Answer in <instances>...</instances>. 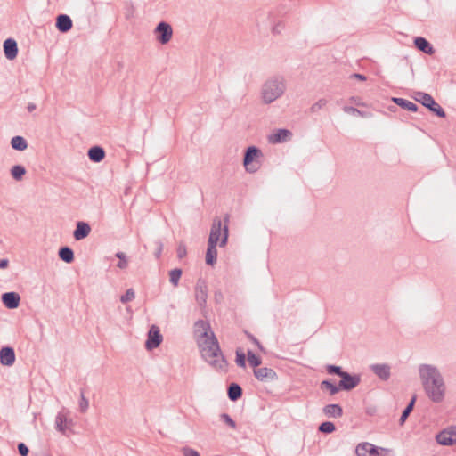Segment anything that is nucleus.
Listing matches in <instances>:
<instances>
[{"label":"nucleus","mask_w":456,"mask_h":456,"mask_svg":"<svg viewBox=\"0 0 456 456\" xmlns=\"http://www.w3.org/2000/svg\"><path fill=\"white\" fill-rule=\"evenodd\" d=\"M89 407V402L84 395V394H81L80 401H79V409L81 412H86Z\"/></svg>","instance_id":"nucleus-42"},{"label":"nucleus","mask_w":456,"mask_h":456,"mask_svg":"<svg viewBox=\"0 0 456 456\" xmlns=\"http://www.w3.org/2000/svg\"><path fill=\"white\" fill-rule=\"evenodd\" d=\"M228 239V226L224 224L222 227V221L219 218H216L213 221L209 238L208 244H216V246L219 244L220 247H224Z\"/></svg>","instance_id":"nucleus-5"},{"label":"nucleus","mask_w":456,"mask_h":456,"mask_svg":"<svg viewBox=\"0 0 456 456\" xmlns=\"http://www.w3.org/2000/svg\"><path fill=\"white\" fill-rule=\"evenodd\" d=\"M11 146L16 151H25L28 148V142L22 136H14L11 140Z\"/></svg>","instance_id":"nucleus-27"},{"label":"nucleus","mask_w":456,"mask_h":456,"mask_svg":"<svg viewBox=\"0 0 456 456\" xmlns=\"http://www.w3.org/2000/svg\"><path fill=\"white\" fill-rule=\"evenodd\" d=\"M195 299L202 308L205 306L208 299V286L203 280H199L195 286Z\"/></svg>","instance_id":"nucleus-12"},{"label":"nucleus","mask_w":456,"mask_h":456,"mask_svg":"<svg viewBox=\"0 0 456 456\" xmlns=\"http://www.w3.org/2000/svg\"><path fill=\"white\" fill-rule=\"evenodd\" d=\"M59 256L66 263H71L74 260V253L72 249L68 247L61 248L59 250Z\"/></svg>","instance_id":"nucleus-29"},{"label":"nucleus","mask_w":456,"mask_h":456,"mask_svg":"<svg viewBox=\"0 0 456 456\" xmlns=\"http://www.w3.org/2000/svg\"><path fill=\"white\" fill-rule=\"evenodd\" d=\"M248 361L254 367L259 366L261 364V359L252 351H248Z\"/></svg>","instance_id":"nucleus-37"},{"label":"nucleus","mask_w":456,"mask_h":456,"mask_svg":"<svg viewBox=\"0 0 456 456\" xmlns=\"http://www.w3.org/2000/svg\"><path fill=\"white\" fill-rule=\"evenodd\" d=\"M343 110H344V112L349 114V115L361 116V117L363 116V114L361 110H359L358 109L354 108V107L345 106L343 108Z\"/></svg>","instance_id":"nucleus-40"},{"label":"nucleus","mask_w":456,"mask_h":456,"mask_svg":"<svg viewBox=\"0 0 456 456\" xmlns=\"http://www.w3.org/2000/svg\"><path fill=\"white\" fill-rule=\"evenodd\" d=\"M327 370L330 374H337L340 377L346 373V371H343L340 367L335 365H329L327 367Z\"/></svg>","instance_id":"nucleus-41"},{"label":"nucleus","mask_w":456,"mask_h":456,"mask_svg":"<svg viewBox=\"0 0 456 456\" xmlns=\"http://www.w3.org/2000/svg\"><path fill=\"white\" fill-rule=\"evenodd\" d=\"M15 362V353L12 347H4L0 350V362L5 366H12Z\"/></svg>","instance_id":"nucleus-19"},{"label":"nucleus","mask_w":456,"mask_h":456,"mask_svg":"<svg viewBox=\"0 0 456 456\" xmlns=\"http://www.w3.org/2000/svg\"><path fill=\"white\" fill-rule=\"evenodd\" d=\"M197 342L201 357L216 371L226 373L228 362L224 356L217 338L208 323L200 321L196 323Z\"/></svg>","instance_id":"nucleus-1"},{"label":"nucleus","mask_w":456,"mask_h":456,"mask_svg":"<svg viewBox=\"0 0 456 456\" xmlns=\"http://www.w3.org/2000/svg\"><path fill=\"white\" fill-rule=\"evenodd\" d=\"M216 257H217L216 245L208 243V249H207V253H206V263L209 265H213L216 261Z\"/></svg>","instance_id":"nucleus-26"},{"label":"nucleus","mask_w":456,"mask_h":456,"mask_svg":"<svg viewBox=\"0 0 456 456\" xmlns=\"http://www.w3.org/2000/svg\"><path fill=\"white\" fill-rule=\"evenodd\" d=\"M56 28L61 32H68L72 28V20L69 16L66 14H61L57 17Z\"/></svg>","instance_id":"nucleus-21"},{"label":"nucleus","mask_w":456,"mask_h":456,"mask_svg":"<svg viewBox=\"0 0 456 456\" xmlns=\"http://www.w3.org/2000/svg\"><path fill=\"white\" fill-rule=\"evenodd\" d=\"M4 52L5 57L12 61L18 55V45L14 39L8 38L4 42Z\"/></svg>","instance_id":"nucleus-17"},{"label":"nucleus","mask_w":456,"mask_h":456,"mask_svg":"<svg viewBox=\"0 0 456 456\" xmlns=\"http://www.w3.org/2000/svg\"><path fill=\"white\" fill-rule=\"evenodd\" d=\"M26 174V169L21 165H15L11 168V175L14 180L20 181Z\"/></svg>","instance_id":"nucleus-30"},{"label":"nucleus","mask_w":456,"mask_h":456,"mask_svg":"<svg viewBox=\"0 0 456 456\" xmlns=\"http://www.w3.org/2000/svg\"><path fill=\"white\" fill-rule=\"evenodd\" d=\"M415 401H416V397L413 396V398L411 400L410 403L407 405V407L403 411V413L401 415V418L399 419V423H400L401 426H403L404 424V422L407 419L408 416L411 412V411L413 409V406H414V403H415Z\"/></svg>","instance_id":"nucleus-31"},{"label":"nucleus","mask_w":456,"mask_h":456,"mask_svg":"<svg viewBox=\"0 0 456 456\" xmlns=\"http://www.w3.org/2000/svg\"><path fill=\"white\" fill-rule=\"evenodd\" d=\"M321 387L329 389L330 395H335L340 390L339 386L337 387L329 380H323L321 384Z\"/></svg>","instance_id":"nucleus-35"},{"label":"nucleus","mask_w":456,"mask_h":456,"mask_svg":"<svg viewBox=\"0 0 456 456\" xmlns=\"http://www.w3.org/2000/svg\"><path fill=\"white\" fill-rule=\"evenodd\" d=\"M90 231L91 228L87 223L77 222L73 236L76 240H81L89 235Z\"/></svg>","instance_id":"nucleus-20"},{"label":"nucleus","mask_w":456,"mask_h":456,"mask_svg":"<svg viewBox=\"0 0 456 456\" xmlns=\"http://www.w3.org/2000/svg\"><path fill=\"white\" fill-rule=\"evenodd\" d=\"M135 298V292L133 289H128L124 295L120 297V301L123 304L133 301Z\"/></svg>","instance_id":"nucleus-33"},{"label":"nucleus","mask_w":456,"mask_h":456,"mask_svg":"<svg viewBox=\"0 0 456 456\" xmlns=\"http://www.w3.org/2000/svg\"><path fill=\"white\" fill-rule=\"evenodd\" d=\"M292 133L287 129H278L268 136L270 143H281L290 140Z\"/></svg>","instance_id":"nucleus-13"},{"label":"nucleus","mask_w":456,"mask_h":456,"mask_svg":"<svg viewBox=\"0 0 456 456\" xmlns=\"http://www.w3.org/2000/svg\"><path fill=\"white\" fill-rule=\"evenodd\" d=\"M242 394L241 387L237 384H232L230 385L228 388V396L232 401L238 400Z\"/></svg>","instance_id":"nucleus-28"},{"label":"nucleus","mask_w":456,"mask_h":456,"mask_svg":"<svg viewBox=\"0 0 456 456\" xmlns=\"http://www.w3.org/2000/svg\"><path fill=\"white\" fill-rule=\"evenodd\" d=\"M18 450L21 456H27L29 452L28 446L23 443L19 444Z\"/></svg>","instance_id":"nucleus-46"},{"label":"nucleus","mask_w":456,"mask_h":456,"mask_svg":"<svg viewBox=\"0 0 456 456\" xmlns=\"http://www.w3.org/2000/svg\"><path fill=\"white\" fill-rule=\"evenodd\" d=\"M154 34L158 42L166 45L172 39L173 29L168 23L162 21L155 28Z\"/></svg>","instance_id":"nucleus-8"},{"label":"nucleus","mask_w":456,"mask_h":456,"mask_svg":"<svg viewBox=\"0 0 456 456\" xmlns=\"http://www.w3.org/2000/svg\"><path fill=\"white\" fill-rule=\"evenodd\" d=\"M162 250H163V244H162V242L158 241L157 242V248H156V251H155V256L157 258L160 257Z\"/></svg>","instance_id":"nucleus-47"},{"label":"nucleus","mask_w":456,"mask_h":456,"mask_svg":"<svg viewBox=\"0 0 456 456\" xmlns=\"http://www.w3.org/2000/svg\"><path fill=\"white\" fill-rule=\"evenodd\" d=\"M116 256L119 259V262L118 263L117 266L119 269H126L128 266V260L126 258V256L123 252H118L116 254Z\"/></svg>","instance_id":"nucleus-34"},{"label":"nucleus","mask_w":456,"mask_h":456,"mask_svg":"<svg viewBox=\"0 0 456 456\" xmlns=\"http://www.w3.org/2000/svg\"><path fill=\"white\" fill-rule=\"evenodd\" d=\"M88 157L94 162H101L105 157V151L100 146H94L89 149Z\"/></svg>","instance_id":"nucleus-22"},{"label":"nucleus","mask_w":456,"mask_h":456,"mask_svg":"<svg viewBox=\"0 0 456 456\" xmlns=\"http://www.w3.org/2000/svg\"><path fill=\"white\" fill-rule=\"evenodd\" d=\"M414 99L420 102L423 106L428 108L429 110L434 112L436 115H437L440 118L445 117V112L442 109V107L434 100V98L427 93L423 92H416L414 94Z\"/></svg>","instance_id":"nucleus-7"},{"label":"nucleus","mask_w":456,"mask_h":456,"mask_svg":"<svg viewBox=\"0 0 456 456\" xmlns=\"http://www.w3.org/2000/svg\"><path fill=\"white\" fill-rule=\"evenodd\" d=\"M182 276V270L175 268L170 271L169 273V281L170 282L176 287L179 283V280Z\"/></svg>","instance_id":"nucleus-32"},{"label":"nucleus","mask_w":456,"mask_h":456,"mask_svg":"<svg viewBox=\"0 0 456 456\" xmlns=\"http://www.w3.org/2000/svg\"><path fill=\"white\" fill-rule=\"evenodd\" d=\"M327 100L320 99L311 107L312 112H317L327 105Z\"/></svg>","instance_id":"nucleus-39"},{"label":"nucleus","mask_w":456,"mask_h":456,"mask_svg":"<svg viewBox=\"0 0 456 456\" xmlns=\"http://www.w3.org/2000/svg\"><path fill=\"white\" fill-rule=\"evenodd\" d=\"M339 382V388L343 390H351L354 388L360 382V379L356 376H351L346 372Z\"/></svg>","instance_id":"nucleus-18"},{"label":"nucleus","mask_w":456,"mask_h":456,"mask_svg":"<svg viewBox=\"0 0 456 456\" xmlns=\"http://www.w3.org/2000/svg\"><path fill=\"white\" fill-rule=\"evenodd\" d=\"M355 452L357 456H393L391 449L377 447L370 443L359 444Z\"/></svg>","instance_id":"nucleus-6"},{"label":"nucleus","mask_w":456,"mask_h":456,"mask_svg":"<svg viewBox=\"0 0 456 456\" xmlns=\"http://www.w3.org/2000/svg\"><path fill=\"white\" fill-rule=\"evenodd\" d=\"M436 441L442 445H452L456 443V426H452L441 431L436 436Z\"/></svg>","instance_id":"nucleus-11"},{"label":"nucleus","mask_w":456,"mask_h":456,"mask_svg":"<svg viewBox=\"0 0 456 456\" xmlns=\"http://www.w3.org/2000/svg\"><path fill=\"white\" fill-rule=\"evenodd\" d=\"M3 304L9 309H15L19 306L20 297L16 292H6L2 295Z\"/></svg>","instance_id":"nucleus-16"},{"label":"nucleus","mask_w":456,"mask_h":456,"mask_svg":"<svg viewBox=\"0 0 456 456\" xmlns=\"http://www.w3.org/2000/svg\"><path fill=\"white\" fill-rule=\"evenodd\" d=\"M248 338H250V340L256 345L257 346V347L259 349H262V346L260 345L259 341L253 336L251 335H248Z\"/></svg>","instance_id":"nucleus-49"},{"label":"nucleus","mask_w":456,"mask_h":456,"mask_svg":"<svg viewBox=\"0 0 456 456\" xmlns=\"http://www.w3.org/2000/svg\"><path fill=\"white\" fill-rule=\"evenodd\" d=\"M163 337L160 334L159 328L153 324L150 327L147 335V340L145 342V347L147 350H153L157 348L162 342Z\"/></svg>","instance_id":"nucleus-9"},{"label":"nucleus","mask_w":456,"mask_h":456,"mask_svg":"<svg viewBox=\"0 0 456 456\" xmlns=\"http://www.w3.org/2000/svg\"><path fill=\"white\" fill-rule=\"evenodd\" d=\"M35 109H36V105H35L34 103H29V104L28 105V110L29 112H32Z\"/></svg>","instance_id":"nucleus-51"},{"label":"nucleus","mask_w":456,"mask_h":456,"mask_svg":"<svg viewBox=\"0 0 456 456\" xmlns=\"http://www.w3.org/2000/svg\"><path fill=\"white\" fill-rule=\"evenodd\" d=\"M262 158L263 152L260 149L256 146L248 147L243 159L246 171L250 174L257 172L261 167Z\"/></svg>","instance_id":"nucleus-4"},{"label":"nucleus","mask_w":456,"mask_h":456,"mask_svg":"<svg viewBox=\"0 0 456 456\" xmlns=\"http://www.w3.org/2000/svg\"><path fill=\"white\" fill-rule=\"evenodd\" d=\"M182 452H183V456H200V453L196 450L190 448V447L183 448Z\"/></svg>","instance_id":"nucleus-45"},{"label":"nucleus","mask_w":456,"mask_h":456,"mask_svg":"<svg viewBox=\"0 0 456 456\" xmlns=\"http://www.w3.org/2000/svg\"><path fill=\"white\" fill-rule=\"evenodd\" d=\"M74 425L73 419L69 416L68 411H61L58 412L55 418V428L61 434H66Z\"/></svg>","instance_id":"nucleus-10"},{"label":"nucleus","mask_w":456,"mask_h":456,"mask_svg":"<svg viewBox=\"0 0 456 456\" xmlns=\"http://www.w3.org/2000/svg\"><path fill=\"white\" fill-rule=\"evenodd\" d=\"M287 90L286 80L282 76H273L262 85L260 98L263 103L271 104L280 99Z\"/></svg>","instance_id":"nucleus-3"},{"label":"nucleus","mask_w":456,"mask_h":456,"mask_svg":"<svg viewBox=\"0 0 456 456\" xmlns=\"http://www.w3.org/2000/svg\"><path fill=\"white\" fill-rule=\"evenodd\" d=\"M392 101L398 106L407 110L415 112L418 110V106L414 102L408 101L406 99L394 97Z\"/></svg>","instance_id":"nucleus-24"},{"label":"nucleus","mask_w":456,"mask_h":456,"mask_svg":"<svg viewBox=\"0 0 456 456\" xmlns=\"http://www.w3.org/2000/svg\"><path fill=\"white\" fill-rule=\"evenodd\" d=\"M416 47L425 53H434V48L424 37H416L414 40Z\"/></svg>","instance_id":"nucleus-23"},{"label":"nucleus","mask_w":456,"mask_h":456,"mask_svg":"<svg viewBox=\"0 0 456 456\" xmlns=\"http://www.w3.org/2000/svg\"><path fill=\"white\" fill-rule=\"evenodd\" d=\"M418 371L427 397L435 403H443L447 395V386L439 369L436 365L423 363Z\"/></svg>","instance_id":"nucleus-2"},{"label":"nucleus","mask_w":456,"mask_h":456,"mask_svg":"<svg viewBox=\"0 0 456 456\" xmlns=\"http://www.w3.org/2000/svg\"><path fill=\"white\" fill-rule=\"evenodd\" d=\"M323 412L328 417L338 418L342 415V408L338 404H328L323 408Z\"/></svg>","instance_id":"nucleus-25"},{"label":"nucleus","mask_w":456,"mask_h":456,"mask_svg":"<svg viewBox=\"0 0 456 456\" xmlns=\"http://www.w3.org/2000/svg\"><path fill=\"white\" fill-rule=\"evenodd\" d=\"M351 77H354V78H356L358 80H361V81H365L366 80V77L364 75L358 74V73H354Z\"/></svg>","instance_id":"nucleus-48"},{"label":"nucleus","mask_w":456,"mask_h":456,"mask_svg":"<svg viewBox=\"0 0 456 456\" xmlns=\"http://www.w3.org/2000/svg\"><path fill=\"white\" fill-rule=\"evenodd\" d=\"M372 372L380 379L386 381L391 376V367L387 363H377L370 366Z\"/></svg>","instance_id":"nucleus-14"},{"label":"nucleus","mask_w":456,"mask_h":456,"mask_svg":"<svg viewBox=\"0 0 456 456\" xmlns=\"http://www.w3.org/2000/svg\"><path fill=\"white\" fill-rule=\"evenodd\" d=\"M9 261L7 259L0 260V269H4L8 266Z\"/></svg>","instance_id":"nucleus-50"},{"label":"nucleus","mask_w":456,"mask_h":456,"mask_svg":"<svg viewBox=\"0 0 456 456\" xmlns=\"http://www.w3.org/2000/svg\"><path fill=\"white\" fill-rule=\"evenodd\" d=\"M319 430L322 433H332L335 430V425L330 421L322 422L319 427Z\"/></svg>","instance_id":"nucleus-36"},{"label":"nucleus","mask_w":456,"mask_h":456,"mask_svg":"<svg viewBox=\"0 0 456 456\" xmlns=\"http://www.w3.org/2000/svg\"><path fill=\"white\" fill-rule=\"evenodd\" d=\"M236 363L238 366L245 368L246 366V361H245V354L242 351L237 350L236 351Z\"/></svg>","instance_id":"nucleus-38"},{"label":"nucleus","mask_w":456,"mask_h":456,"mask_svg":"<svg viewBox=\"0 0 456 456\" xmlns=\"http://www.w3.org/2000/svg\"><path fill=\"white\" fill-rule=\"evenodd\" d=\"M220 417L231 428H236L235 422L232 420V419L227 413H223V414H221Z\"/></svg>","instance_id":"nucleus-43"},{"label":"nucleus","mask_w":456,"mask_h":456,"mask_svg":"<svg viewBox=\"0 0 456 456\" xmlns=\"http://www.w3.org/2000/svg\"><path fill=\"white\" fill-rule=\"evenodd\" d=\"M254 375L258 380L262 382L272 381L277 378L276 372L273 369L267 367H263L255 370Z\"/></svg>","instance_id":"nucleus-15"},{"label":"nucleus","mask_w":456,"mask_h":456,"mask_svg":"<svg viewBox=\"0 0 456 456\" xmlns=\"http://www.w3.org/2000/svg\"><path fill=\"white\" fill-rule=\"evenodd\" d=\"M187 254L186 246L183 243H180L177 248V256L178 258H183Z\"/></svg>","instance_id":"nucleus-44"}]
</instances>
